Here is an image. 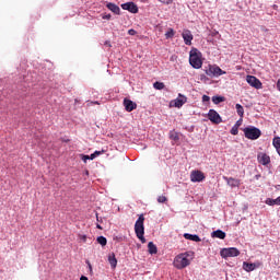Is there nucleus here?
I'll return each mask as SVG.
<instances>
[{
    "label": "nucleus",
    "instance_id": "nucleus-1",
    "mask_svg": "<svg viewBox=\"0 0 280 280\" xmlns=\"http://www.w3.org/2000/svg\"><path fill=\"white\" fill-rule=\"evenodd\" d=\"M194 259V252H185L182 254H178L173 261V266L177 268V270H183V268H187L191 264V260Z\"/></svg>",
    "mask_w": 280,
    "mask_h": 280
},
{
    "label": "nucleus",
    "instance_id": "nucleus-2",
    "mask_svg": "<svg viewBox=\"0 0 280 280\" xmlns=\"http://www.w3.org/2000/svg\"><path fill=\"white\" fill-rule=\"evenodd\" d=\"M143 222H145V217H143V214H140L135 223V233L138 240H140L142 244H145V236H143L145 235V226H143Z\"/></svg>",
    "mask_w": 280,
    "mask_h": 280
},
{
    "label": "nucleus",
    "instance_id": "nucleus-3",
    "mask_svg": "<svg viewBox=\"0 0 280 280\" xmlns=\"http://www.w3.org/2000/svg\"><path fill=\"white\" fill-rule=\"evenodd\" d=\"M189 63L194 69H201L202 68V52L199 51L197 48H192L189 55Z\"/></svg>",
    "mask_w": 280,
    "mask_h": 280
},
{
    "label": "nucleus",
    "instance_id": "nucleus-4",
    "mask_svg": "<svg viewBox=\"0 0 280 280\" xmlns=\"http://www.w3.org/2000/svg\"><path fill=\"white\" fill-rule=\"evenodd\" d=\"M243 132L245 135V138L249 139L250 141H257V139L261 137V130L254 126L245 127L243 129Z\"/></svg>",
    "mask_w": 280,
    "mask_h": 280
},
{
    "label": "nucleus",
    "instance_id": "nucleus-5",
    "mask_svg": "<svg viewBox=\"0 0 280 280\" xmlns=\"http://www.w3.org/2000/svg\"><path fill=\"white\" fill-rule=\"evenodd\" d=\"M206 74L209 75V78H220V75H225L226 72L221 70L218 66H209L206 70Z\"/></svg>",
    "mask_w": 280,
    "mask_h": 280
},
{
    "label": "nucleus",
    "instance_id": "nucleus-6",
    "mask_svg": "<svg viewBox=\"0 0 280 280\" xmlns=\"http://www.w3.org/2000/svg\"><path fill=\"white\" fill-rule=\"evenodd\" d=\"M207 176H205V173L202 171H191L190 173V180L191 183H202Z\"/></svg>",
    "mask_w": 280,
    "mask_h": 280
},
{
    "label": "nucleus",
    "instance_id": "nucleus-7",
    "mask_svg": "<svg viewBox=\"0 0 280 280\" xmlns=\"http://www.w3.org/2000/svg\"><path fill=\"white\" fill-rule=\"evenodd\" d=\"M246 82L249 84V86H253V89L259 90L262 86L261 81H259V79H257L255 75H247Z\"/></svg>",
    "mask_w": 280,
    "mask_h": 280
},
{
    "label": "nucleus",
    "instance_id": "nucleus-8",
    "mask_svg": "<svg viewBox=\"0 0 280 280\" xmlns=\"http://www.w3.org/2000/svg\"><path fill=\"white\" fill-rule=\"evenodd\" d=\"M208 119L212 121V124H222V117L214 109H210L208 113Z\"/></svg>",
    "mask_w": 280,
    "mask_h": 280
},
{
    "label": "nucleus",
    "instance_id": "nucleus-9",
    "mask_svg": "<svg viewBox=\"0 0 280 280\" xmlns=\"http://www.w3.org/2000/svg\"><path fill=\"white\" fill-rule=\"evenodd\" d=\"M122 10L131 12V14H137L139 12V7L135 2H127L121 4Z\"/></svg>",
    "mask_w": 280,
    "mask_h": 280
},
{
    "label": "nucleus",
    "instance_id": "nucleus-10",
    "mask_svg": "<svg viewBox=\"0 0 280 280\" xmlns=\"http://www.w3.org/2000/svg\"><path fill=\"white\" fill-rule=\"evenodd\" d=\"M122 104L127 113H132V110H137V103L130 101V98H124Z\"/></svg>",
    "mask_w": 280,
    "mask_h": 280
},
{
    "label": "nucleus",
    "instance_id": "nucleus-11",
    "mask_svg": "<svg viewBox=\"0 0 280 280\" xmlns=\"http://www.w3.org/2000/svg\"><path fill=\"white\" fill-rule=\"evenodd\" d=\"M259 266H261V262L244 261L243 262V270H245V272H253V270H255L256 268H259Z\"/></svg>",
    "mask_w": 280,
    "mask_h": 280
},
{
    "label": "nucleus",
    "instance_id": "nucleus-12",
    "mask_svg": "<svg viewBox=\"0 0 280 280\" xmlns=\"http://www.w3.org/2000/svg\"><path fill=\"white\" fill-rule=\"evenodd\" d=\"M257 160L260 165H270V155L264 152L258 153Z\"/></svg>",
    "mask_w": 280,
    "mask_h": 280
},
{
    "label": "nucleus",
    "instance_id": "nucleus-13",
    "mask_svg": "<svg viewBox=\"0 0 280 280\" xmlns=\"http://www.w3.org/2000/svg\"><path fill=\"white\" fill-rule=\"evenodd\" d=\"M182 37L185 42V45H191V42L194 40V35L191 34V31L184 30L182 33Z\"/></svg>",
    "mask_w": 280,
    "mask_h": 280
},
{
    "label": "nucleus",
    "instance_id": "nucleus-14",
    "mask_svg": "<svg viewBox=\"0 0 280 280\" xmlns=\"http://www.w3.org/2000/svg\"><path fill=\"white\" fill-rule=\"evenodd\" d=\"M223 180L228 183L229 187H240L242 185V180L233 177H223Z\"/></svg>",
    "mask_w": 280,
    "mask_h": 280
},
{
    "label": "nucleus",
    "instance_id": "nucleus-15",
    "mask_svg": "<svg viewBox=\"0 0 280 280\" xmlns=\"http://www.w3.org/2000/svg\"><path fill=\"white\" fill-rule=\"evenodd\" d=\"M175 108H182L184 104H187V97L183 94H179L178 97L173 101Z\"/></svg>",
    "mask_w": 280,
    "mask_h": 280
},
{
    "label": "nucleus",
    "instance_id": "nucleus-16",
    "mask_svg": "<svg viewBox=\"0 0 280 280\" xmlns=\"http://www.w3.org/2000/svg\"><path fill=\"white\" fill-rule=\"evenodd\" d=\"M106 8L109 9L110 12H113L114 14H117L119 16V14H121V9L119 8V5L113 3V2H108L106 4Z\"/></svg>",
    "mask_w": 280,
    "mask_h": 280
},
{
    "label": "nucleus",
    "instance_id": "nucleus-17",
    "mask_svg": "<svg viewBox=\"0 0 280 280\" xmlns=\"http://www.w3.org/2000/svg\"><path fill=\"white\" fill-rule=\"evenodd\" d=\"M108 261H109L110 268L115 270L117 268V257L115 256V253H112L108 255Z\"/></svg>",
    "mask_w": 280,
    "mask_h": 280
},
{
    "label": "nucleus",
    "instance_id": "nucleus-18",
    "mask_svg": "<svg viewBox=\"0 0 280 280\" xmlns=\"http://www.w3.org/2000/svg\"><path fill=\"white\" fill-rule=\"evenodd\" d=\"M212 237H217L218 240H224L226 237V233L222 230H217L212 232Z\"/></svg>",
    "mask_w": 280,
    "mask_h": 280
},
{
    "label": "nucleus",
    "instance_id": "nucleus-19",
    "mask_svg": "<svg viewBox=\"0 0 280 280\" xmlns=\"http://www.w3.org/2000/svg\"><path fill=\"white\" fill-rule=\"evenodd\" d=\"M184 237H185V240H190V242H201L200 236H198L196 234L185 233Z\"/></svg>",
    "mask_w": 280,
    "mask_h": 280
},
{
    "label": "nucleus",
    "instance_id": "nucleus-20",
    "mask_svg": "<svg viewBox=\"0 0 280 280\" xmlns=\"http://www.w3.org/2000/svg\"><path fill=\"white\" fill-rule=\"evenodd\" d=\"M148 248H149L150 255H156V253H159V249L156 248V245H154L153 242H149Z\"/></svg>",
    "mask_w": 280,
    "mask_h": 280
},
{
    "label": "nucleus",
    "instance_id": "nucleus-21",
    "mask_svg": "<svg viewBox=\"0 0 280 280\" xmlns=\"http://www.w3.org/2000/svg\"><path fill=\"white\" fill-rule=\"evenodd\" d=\"M229 254H230V257H238L240 249L235 248V247H230L229 248Z\"/></svg>",
    "mask_w": 280,
    "mask_h": 280
},
{
    "label": "nucleus",
    "instance_id": "nucleus-22",
    "mask_svg": "<svg viewBox=\"0 0 280 280\" xmlns=\"http://www.w3.org/2000/svg\"><path fill=\"white\" fill-rule=\"evenodd\" d=\"M236 108V113L241 118H244V106H242L241 104H236L235 105Z\"/></svg>",
    "mask_w": 280,
    "mask_h": 280
},
{
    "label": "nucleus",
    "instance_id": "nucleus-23",
    "mask_svg": "<svg viewBox=\"0 0 280 280\" xmlns=\"http://www.w3.org/2000/svg\"><path fill=\"white\" fill-rule=\"evenodd\" d=\"M153 89H156V91H163V89H165V83L156 81L153 83Z\"/></svg>",
    "mask_w": 280,
    "mask_h": 280
},
{
    "label": "nucleus",
    "instance_id": "nucleus-24",
    "mask_svg": "<svg viewBox=\"0 0 280 280\" xmlns=\"http://www.w3.org/2000/svg\"><path fill=\"white\" fill-rule=\"evenodd\" d=\"M96 242H97L98 244H101V246H106V244H108V241H107L106 237H104V236H98V237L96 238Z\"/></svg>",
    "mask_w": 280,
    "mask_h": 280
},
{
    "label": "nucleus",
    "instance_id": "nucleus-25",
    "mask_svg": "<svg viewBox=\"0 0 280 280\" xmlns=\"http://www.w3.org/2000/svg\"><path fill=\"white\" fill-rule=\"evenodd\" d=\"M170 139H172L173 141H178V139L180 138L178 137V132L170 131Z\"/></svg>",
    "mask_w": 280,
    "mask_h": 280
},
{
    "label": "nucleus",
    "instance_id": "nucleus-26",
    "mask_svg": "<svg viewBox=\"0 0 280 280\" xmlns=\"http://www.w3.org/2000/svg\"><path fill=\"white\" fill-rule=\"evenodd\" d=\"M174 34H176L174 28H168V31L165 33V38H174Z\"/></svg>",
    "mask_w": 280,
    "mask_h": 280
},
{
    "label": "nucleus",
    "instance_id": "nucleus-27",
    "mask_svg": "<svg viewBox=\"0 0 280 280\" xmlns=\"http://www.w3.org/2000/svg\"><path fill=\"white\" fill-rule=\"evenodd\" d=\"M213 104H221V102H224V96H214L212 97Z\"/></svg>",
    "mask_w": 280,
    "mask_h": 280
},
{
    "label": "nucleus",
    "instance_id": "nucleus-28",
    "mask_svg": "<svg viewBox=\"0 0 280 280\" xmlns=\"http://www.w3.org/2000/svg\"><path fill=\"white\" fill-rule=\"evenodd\" d=\"M265 202L269 207H275V205H277V198L276 199L267 198Z\"/></svg>",
    "mask_w": 280,
    "mask_h": 280
},
{
    "label": "nucleus",
    "instance_id": "nucleus-29",
    "mask_svg": "<svg viewBox=\"0 0 280 280\" xmlns=\"http://www.w3.org/2000/svg\"><path fill=\"white\" fill-rule=\"evenodd\" d=\"M230 132H231V135H233V136H237V135L240 133V128L233 126Z\"/></svg>",
    "mask_w": 280,
    "mask_h": 280
},
{
    "label": "nucleus",
    "instance_id": "nucleus-30",
    "mask_svg": "<svg viewBox=\"0 0 280 280\" xmlns=\"http://www.w3.org/2000/svg\"><path fill=\"white\" fill-rule=\"evenodd\" d=\"M221 257H224V258L230 257L229 248H223L221 250Z\"/></svg>",
    "mask_w": 280,
    "mask_h": 280
},
{
    "label": "nucleus",
    "instance_id": "nucleus-31",
    "mask_svg": "<svg viewBox=\"0 0 280 280\" xmlns=\"http://www.w3.org/2000/svg\"><path fill=\"white\" fill-rule=\"evenodd\" d=\"M160 3H163L164 5H170L172 3H174V0H159Z\"/></svg>",
    "mask_w": 280,
    "mask_h": 280
},
{
    "label": "nucleus",
    "instance_id": "nucleus-32",
    "mask_svg": "<svg viewBox=\"0 0 280 280\" xmlns=\"http://www.w3.org/2000/svg\"><path fill=\"white\" fill-rule=\"evenodd\" d=\"M158 202H160V203L167 202V197H165V196H160V197L158 198Z\"/></svg>",
    "mask_w": 280,
    "mask_h": 280
},
{
    "label": "nucleus",
    "instance_id": "nucleus-33",
    "mask_svg": "<svg viewBox=\"0 0 280 280\" xmlns=\"http://www.w3.org/2000/svg\"><path fill=\"white\" fill-rule=\"evenodd\" d=\"M243 121H244V118L241 117V118L235 122L234 127L240 128V127L242 126Z\"/></svg>",
    "mask_w": 280,
    "mask_h": 280
},
{
    "label": "nucleus",
    "instance_id": "nucleus-34",
    "mask_svg": "<svg viewBox=\"0 0 280 280\" xmlns=\"http://www.w3.org/2000/svg\"><path fill=\"white\" fill-rule=\"evenodd\" d=\"M81 159L84 163H86L88 161H91V158L90 155H84V154H81Z\"/></svg>",
    "mask_w": 280,
    "mask_h": 280
},
{
    "label": "nucleus",
    "instance_id": "nucleus-35",
    "mask_svg": "<svg viewBox=\"0 0 280 280\" xmlns=\"http://www.w3.org/2000/svg\"><path fill=\"white\" fill-rule=\"evenodd\" d=\"M136 34H137V31H135L132 28L128 31L129 36H135Z\"/></svg>",
    "mask_w": 280,
    "mask_h": 280
},
{
    "label": "nucleus",
    "instance_id": "nucleus-36",
    "mask_svg": "<svg viewBox=\"0 0 280 280\" xmlns=\"http://www.w3.org/2000/svg\"><path fill=\"white\" fill-rule=\"evenodd\" d=\"M104 152H106V151H104V150H102V151H95V152H94V155L97 158V156H100L101 154H104Z\"/></svg>",
    "mask_w": 280,
    "mask_h": 280
},
{
    "label": "nucleus",
    "instance_id": "nucleus-37",
    "mask_svg": "<svg viewBox=\"0 0 280 280\" xmlns=\"http://www.w3.org/2000/svg\"><path fill=\"white\" fill-rule=\"evenodd\" d=\"M86 265L89 267L90 272H93V266L91 265V261L86 260Z\"/></svg>",
    "mask_w": 280,
    "mask_h": 280
},
{
    "label": "nucleus",
    "instance_id": "nucleus-38",
    "mask_svg": "<svg viewBox=\"0 0 280 280\" xmlns=\"http://www.w3.org/2000/svg\"><path fill=\"white\" fill-rule=\"evenodd\" d=\"M79 238L82 240V242H86V235H79Z\"/></svg>",
    "mask_w": 280,
    "mask_h": 280
},
{
    "label": "nucleus",
    "instance_id": "nucleus-39",
    "mask_svg": "<svg viewBox=\"0 0 280 280\" xmlns=\"http://www.w3.org/2000/svg\"><path fill=\"white\" fill-rule=\"evenodd\" d=\"M202 102H209V96L208 95H203L202 96Z\"/></svg>",
    "mask_w": 280,
    "mask_h": 280
},
{
    "label": "nucleus",
    "instance_id": "nucleus-40",
    "mask_svg": "<svg viewBox=\"0 0 280 280\" xmlns=\"http://www.w3.org/2000/svg\"><path fill=\"white\" fill-rule=\"evenodd\" d=\"M103 19H106L107 21H110L112 15L110 14L104 15Z\"/></svg>",
    "mask_w": 280,
    "mask_h": 280
},
{
    "label": "nucleus",
    "instance_id": "nucleus-41",
    "mask_svg": "<svg viewBox=\"0 0 280 280\" xmlns=\"http://www.w3.org/2000/svg\"><path fill=\"white\" fill-rule=\"evenodd\" d=\"M94 159H97V158H96L95 153H92V154L90 155V161H93Z\"/></svg>",
    "mask_w": 280,
    "mask_h": 280
},
{
    "label": "nucleus",
    "instance_id": "nucleus-42",
    "mask_svg": "<svg viewBox=\"0 0 280 280\" xmlns=\"http://www.w3.org/2000/svg\"><path fill=\"white\" fill-rule=\"evenodd\" d=\"M96 220H97V222H102V218H100L98 213H96Z\"/></svg>",
    "mask_w": 280,
    "mask_h": 280
},
{
    "label": "nucleus",
    "instance_id": "nucleus-43",
    "mask_svg": "<svg viewBox=\"0 0 280 280\" xmlns=\"http://www.w3.org/2000/svg\"><path fill=\"white\" fill-rule=\"evenodd\" d=\"M96 229H98L100 231H104V228H102V225L96 224Z\"/></svg>",
    "mask_w": 280,
    "mask_h": 280
},
{
    "label": "nucleus",
    "instance_id": "nucleus-44",
    "mask_svg": "<svg viewBox=\"0 0 280 280\" xmlns=\"http://www.w3.org/2000/svg\"><path fill=\"white\" fill-rule=\"evenodd\" d=\"M80 280H89V278L85 277V276H82V277L80 278Z\"/></svg>",
    "mask_w": 280,
    "mask_h": 280
},
{
    "label": "nucleus",
    "instance_id": "nucleus-45",
    "mask_svg": "<svg viewBox=\"0 0 280 280\" xmlns=\"http://www.w3.org/2000/svg\"><path fill=\"white\" fill-rule=\"evenodd\" d=\"M277 205L280 206V196L277 198Z\"/></svg>",
    "mask_w": 280,
    "mask_h": 280
},
{
    "label": "nucleus",
    "instance_id": "nucleus-46",
    "mask_svg": "<svg viewBox=\"0 0 280 280\" xmlns=\"http://www.w3.org/2000/svg\"><path fill=\"white\" fill-rule=\"evenodd\" d=\"M105 45H106L107 47H110V42H105Z\"/></svg>",
    "mask_w": 280,
    "mask_h": 280
}]
</instances>
